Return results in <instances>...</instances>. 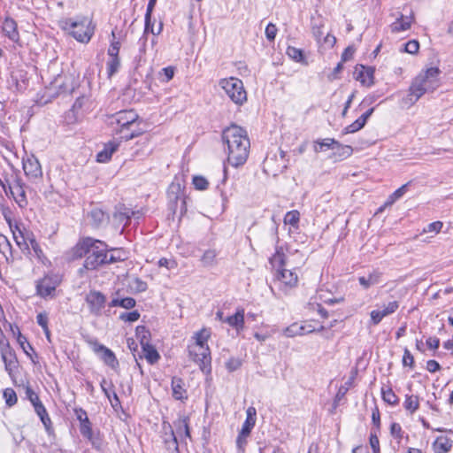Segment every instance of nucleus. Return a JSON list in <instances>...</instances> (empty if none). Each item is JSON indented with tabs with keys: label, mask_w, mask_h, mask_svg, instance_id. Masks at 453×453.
<instances>
[{
	"label": "nucleus",
	"mask_w": 453,
	"mask_h": 453,
	"mask_svg": "<svg viewBox=\"0 0 453 453\" xmlns=\"http://www.w3.org/2000/svg\"><path fill=\"white\" fill-rule=\"evenodd\" d=\"M419 50V42L417 40H411L403 44V51L410 54H416Z\"/></svg>",
	"instance_id": "54"
},
{
	"label": "nucleus",
	"mask_w": 453,
	"mask_h": 453,
	"mask_svg": "<svg viewBox=\"0 0 453 453\" xmlns=\"http://www.w3.org/2000/svg\"><path fill=\"white\" fill-rule=\"evenodd\" d=\"M93 243L94 238L92 237H85L81 239L73 250V257L80 258L82 257H87Z\"/></svg>",
	"instance_id": "19"
},
{
	"label": "nucleus",
	"mask_w": 453,
	"mask_h": 453,
	"mask_svg": "<svg viewBox=\"0 0 453 453\" xmlns=\"http://www.w3.org/2000/svg\"><path fill=\"white\" fill-rule=\"evenodd\" d=\"M148 42V36L146 35H142L138 40V47H139V54L135 57V60L138 63L144 62L145 53H146V46Z\"/></svg>",
	"instance_id": "41"
},
{
	"label": "nucleus",
	"mask_w": 453,
	"mask_h": 453,
	"mask_svg": "<svg viewBox=\"0 0 453 453\" xmlns=\"http://www.w3.org/2000/svg\"><path fill=\"white\" fill-rule=\"evenodd\" d=\"M89 345L92 350L98 355L100 359L109 367L117 370L119 367V361L114 352L106 346L100 343L97 340L90 341Z\"/></svg>",
	"instance_id": "10"
},
{
	"label": "nucleus",
	"mask_w": 453,
	"mask_h": 453,
	"mask_svg": "<svg viewBox=\"0 0 453 453\" xmlns=\"http://www.w3.org/2000/svg\"><path fill=\"white\" fill-rule=\"evenodd\" d=\"M119 49H120V42H119V41H117L115 31L113 30L111 32V44H110V47L107 51L108 56L113 57V58L119 57Z\"/></svg>",
	"instance_id": "44"
},
{
	"label": "nucleus",
	"mask_w": 453,
	"mask_h": 453,
	"mask_svg": "<svg viewBox=\"0 0 453 453\" xmlns=\"http://www.w3.org/2000/svg\"><path fill=\"white\" fill-rule=\"evenodd\" d=\"M120 58L119 57H109L106 63V71L108 78H111L115 73L119 72L120 67Z\"/></svg>",
	"instance_id": "38"
},
{
	"label": "nucleus",
	"mask_w": 453,
	"mask_h": 453,
	"mask_svg": "<svg viewBox=\"0 0 453 453\" xmlns=\"http://www.w3.org/2000/svg\"><path fill=\"white\" fill-rule=\"evenodd\" d=\"M91 22L87 19L81 21H74L72 19H65L60 21L61 28L72 35L80 42L87 43L90 41L94 27H90Z\"/></svg>",
	"instance_id": "4"
},
{
	"label": "nucleus",
	"mask_w": 453,
	"mask_h": 453,
	"mask_svg": "<svg viewBox=\"0 0 453 453\" xmlns=\"http://www.w3.org/2000/svg\"><path fill=\"white\" fill-rule=\"evenodd\" d=\"M39 418H40L42 423L43 424L47 433L50 434L53 431V428H52V423H51L50 418L48 414V411L46 412V414H42Z\"/></svg>",
	"instance_id": "63"
},
{
	"label": "nucleus",
	"mask_w": 453,
	"mask_h": 453,
	"mask_svg": "<svg viewBox=\"0 0 453 453\" xmlns=\"http://www.w3.org/2000/svg\"><path fill=\"white\" fill-rule=\"evenodd\" d=\"M452 440L446 436H439L433 443L435 453H447L452 448Z\"/></svg>",
	"instance_id": "28"
},
{
	"label": "nucleus",
	"mask_w": 453,
	"mask_h": 453,
	"mask_svg": "<svg viewBox=\"0 0 453 453\" xmlns=\"http://www.w3.org/2000/svg\"><path fill=\"white\" fill-rule=\"evenodd\" d=\"M300 219V213L298 211H290L286 213L284 217V223L292 226H297Z\"/></svg>",
	"instance_id": "45"
},
{
	"label": "nucleus",
	"mask_w": 453,
	"mask_h": 453,
	"mask_svg": "<svg viewBox=\"0 0 453 453\" xmlns=\"http://www.w3.org/2000/svg\"><path fill=\"white\" fill-rule=\"evenodd\" d=\"M277 278L279 280L289 287L296 286L298 280L296 272L285 268L277 271Z\"/></svg>",
	"instance_id": "24"
},
{
	"label": "nucleus",
	"mask_w": 453,
	"mask_h": 453,
	"mask_svg": "<svg viewBox=\"0 0 453 453\" xmlns=\"http://www.w3.org/2000/svg\"><path fill=\"white\" fill-rule=\"evenodd\" d=\"M4 398L5 399L6 404L10 407L13 406L18 400L16 392L10 388L4 390Z\"/></svg>",
	"instance_id": "49"
},
{
	"label": "nucleus",
	"mask_w": 453,
	"mask_h": 453,
	"mask_svg": "<svg viewBox=\"0 0 453 453\" xmlns=\"http://www.w3.org/2000/svg\"><path fill=\"white\" fill-rule=\"evenodd\" d=\"M412 20V15L404 16L403 14H401L400 17L397 18L396 20L390 25L391 31L393 33L405 31L411 27Z\"/></svg>",
	"instance_id": "25"
},
{
	"label": "nucleus",
	"mask_w": 453,
	"mask_h": 453,
	"mask_svg": "<svg viewBox=\"0 0 453 453\" xmlns=\"http://www.w3.org/2000/svg\"><path fill=\"white\" fill-rule=\"evenodd\" d=\"M246 414V419L242 424L240 432H242V434H250L251 430L256 424L257 411L253 406H250L247 409Z\"/></svg>",
	"instance_id": "27"
},
{
	"label": "nucleus",
	"mask_w": 453,
	"mask_h": 453,
	"mask_svg": "<svg viewBox=\"0 0 453 453\" xmlns=\"http://www.w3.org/2000/svg\"><path fill=\"white\" fill-rule=\"evenodd\" d=\"M167 196L169 199V210L173 211V214H175L177 210V203L180 200V216H183L187 212V203L186 198L184 197L183 192L181 191L180 185L172 183L167 191Z\"/></svg>",
	"instance_id": "9"
},
{
	"label": "nucleus",
	"mask_w": 453,
	"mask_h": 453,
	"mask_svg": "<svg viewBox=\"0 0 453 453\" xmlns=\"http://www.w3.org/2000/svg\"><path fill=\"white\" fill-rule=\"evenodd\" d=\"M4 180H2L3 185H0L4 189L6 196H8V189H12L17 187L24 185L20 173L18 169H16L13 165L10 166V170L8 172H4L3 174Z\"/></svg>",
	"instance_id": "13"
},
{
	"label": "nucleus",
	"mask_w": 453,
	"mask_h": 453,
	"mask_svg": "<svg viewBox=\"0 0 453 453\" xmlns=\"http://www.w3.org/2000/svg\"><path fill=\"white\" fill-rule=\"evenodd\" d=\"M141 124H142V120L140 119H138V120H135L134 125H132L129 127L132 133H130L129 136H127V135L125 136L126 141L131 140L134 137H138L144 134L143 128H142L140 127Z\"/></svg>",
	"instance_id": "48"
},
{
	"label": "nucleus",
	"mask_w": 453,
	"mask_h": 453,
	"mask_svg": "<svg viewBox=\"0 0 453 453\" xmlns=\"http://www.w3.org/2000/svg\"><path fill=\"white\" fill-rule=\"evenodd\" d=\"M403 407L408 412L413 414L419 408L418 396L413 395H406Z\"/></svg>",
	"instance_id": "35"
},
{
	"label": "nucleus",
	"mask_w": 453,
	"mask_h": 453,
	"mask_svg": "<svg viewBox=\"0 0 453 453\" xmlns=\"http://www.w3.org/2000/svg\"><path fill=\"white\" fill-rule=\"evenodd\" d=\"M106 251H118L117 249H108V245L100 240L94 239V243L90 247L88 255L86 257L83 268L85 270L92 271L105 265Z\"/></svg>",
	"instance_id": "5"
},
{
	"label": "nucleus",
	"mask_w": 453,
	"mask_h": 453,
	"mask_svg": "<svg viewBox=\"0 0 453 453\" xmlns=\"http://www.w3.org/2000/svg\"><path fill=\"white\" fill-rule=\"evenodd\" d=\"M152 13L151 12H146L145 13V25H144V31L142 35H146L148 36L149 33H151L152 35H159L163 29V24L160 23L157 31L156 32L154 30V21L152 20Z\"/></svg>",
	"instance_id": "36"
},
{
	"label": "nucleus",
	"mask_w": 453,
	"mask_h": 453,
	"mask_svg": "<svg viewBox=\"0 0 453 453\" xmlns=\"http://www.w3.org/2000/svg\"><path fill=\"white\" fill-rule=\"evenodd\" d=\"M142 349L145 358L150 365L156 364L160 359V355L152 344L149 343L142 346Z\"/></svg>",
	"instance_id": "32"
},
{
	"label": "nucleus",
	"mask_w": 453,
	"mask_h": 453,
	"mask_svg": "<svg viewBox=\"0 0 453 453\" xmlns=\"http://www.w3.org/2000/svg\"><path fill=\"white\" fill-rule=\"evenodd\" d=\"M224 323L228 324L238 333L242 331L244 328V309H238L234 315L226 317Z\"/></svg>",
	"instance_id": "22"
},
{
	"label": "nucleus",
	"mask_w": 453,
	"mask_h": 453,
	"mask_svg": "<svg viewBox=\"0 0 453 453\" xmlns=\"http://www.w3.org/2000/svg\"><path fill=\"white\" fill-rule=\"evenodd\" d=\"M85 301L88 305L91 314L96 317L102 315V310L104 308L106 303V296L102 292L90 290L87 294Z\"/></svg>",
	"instance_id": "11"
},
{
	"label": "nucleus",
	"mask_w": 453,
	"mask_h": 453,
	"mask_svg": "<svg viewBox=\"0 0 453 453\" xmlns=\"http://www.w3.org/2000/svg\"><path fill=\"white\" fill-rule=\"evenodd\" d=\"M88 217L91 219V224L95 227H99L107 219L106 214L104 211H103L101 209H93L89 214Z\"/></svg>",
	"instance_id": "34"
},
{
	"label": "nucleus",
	"mask_w": 453,
	"mask_h": 453,
	"mask_svg": "<svg viewBox=\"0 0 453 453\" xmlns=\"http://www.w3.org/2000/svg\"><path fill=\"white\" fill-rule=\"evenodd\" d=\"M23 170L28 180L36 181L42 179V170L41 164L35 155L27 156L22 160Z\"/></svg>",
	"instance_id": "12"
},
{
	"label": "nucleus",
	"mask_w": 453,
	"mask_h": 453,
	"mask_svg": "<svg viewBox=\"0 0 453 453\" xmlns=\"http://www.w3.org/2000/svg\"><path fill=\"white\" fill-rule=\"evenodd\" d=\"M60 281L61 279L57 274L44 276L36 281V294L42 298L52 296Z\"/></svg>",
	"instance_id": "8"
},
{
	"label": "nucleus",
	"mask_w": 453,
	"mask_h": 453,
	"mask_svg": "<svg viewBox=\"0 0 453 453\" xmlns=\"http://www.w3.org/2000/svg\"><path fill=\"white\" fill-rule=\"evenodd\" d=\"M270 264L278 270L284 268L285 254L282 247H276L275 253L269 259Z\"/></svg>",
	"instance_id": "31"
},
{
	"label": "nucleus",
	"mask_w": 453,
	"mask_h": 453,
	"mask_svg": "<svg viewBox=\"0 0 453 453\" xmlns=\"http://www.w3.org/2000/svg\"><path fill=\"white\" fill-rule=\"evenodd\" d=\"M119 143L115 142H110L104 144V150L97 153L96 161L100 163H105L109 161L112 154L118 150Z\"/></svg>",
	"instance_id": "26"
},
{
	"label": "nucleus",
	"mask_w": 453,
	"mask_h": 453,
	"mask_svg": "<svg viewBox=\"0 0 453 453\" xmlns=\"http://www.w3.org/2000/svg\"><path fill=\"white\" fill-rule=\"evenodd\" d=\"M4 219L9 225L11 231L12 232L13 238L19 247V249L25 252L27 251L30 253V247L34 252L35 257L42 264H45V255L43 250H42L40 244L35 239V236L33 232L27 230L26 228H21L18 224H14L12 221V219L4 214Z\"/></svg>",
	"instance_id": "3"
},
{
	"label": "nucleus",
	"mask_w": 453,
	"mask_h": 453,
	"mask_svg": "<svg viewBox=\"0 0 453 453\" xmlns=\"http://www.w3.org/2000/svg\"><path fill=\"white\" fill-rule=\"evenodd\" d=\"M182 432L184 433L186 437H190L188 417H183L182 418H180L178 421L177 433L181 434Z\"/></svg>",
	"instance_id": "50"
},
{
	"label": "nucleus",
	"mask_w": 453,
	"mask_h": 453,
	"mask_svg": "<svg viewBox=\"0 0 453 453\" xmlns=\"http://www.w3.org/2000/svg\"><path fill=\"white\" fill-rule=\"evenodd\" d=\"M210 337V331L206 328L201 329L196 334V344L193 347L199 348L202 346H208L207 341Z\"/></svg>",
	"instance_id": "40"
},
{
	"label": "nucleus",
	"mask_w": 453,
	"mask_h": 453,
	"mask_svg": "<svg viewBox=\"0 0 453 453\" xmlns=\"http://www.w3.org/2000/svg\"><path fill=\"white\" fill-rule=\"evenodd\" d=\"M182 432L184 433L186 437H190L188 417H183L182 418H180L178 421L177 433L181 434Z\"/></svg>",
	"instance_id": "51"
},
{
	"label": "nucleus",
	"mask_w": 453,
	"mask_h": 453,
	"mask_svg": "<svg viewBox=\"0 0 453 453\" xmlns=\"http://www.w3.org/2000/svg\"><path fill=\"white\" fill-rule=\"evenodd\" d=\"M135 335L140 342L141 347L150 343V332L145 326H138L135 329Z\"/></svg>",
	"instance_id": "37"
},
{
	"label": "nucleus",
	"mask_w": 453,
	"mask_h": 453,
	"mask_svg": "<svg viewBox=\"0 0 453 453\" xmlns=\"http://www.w3.org/2000/svg\"><path fill=\"white\" fill-rule=\"evenodd\" d=\"M390 434L393 437L401 440L403 438V432L400 424L395 422L392 423L390 426Z\"/></svg>",
	"instance_id": "61"
},
{
	"label": "nucleus",
	"mask_w": 453,
	"mask_h": 453,
	"mask_svg": "<svg viewBox=\"0 0 453 453\" xmlns=\"http://www.w3.org/2000/svg\"><path fill=\"white\" fill-rule=\"evenodd\" d=\"M222 141L227 146V165L235 168L243 165L249 157L250 149L247 131L233 124L223 130Z\"/></svg>",
	"instance_id": "1"
},
{
	"label": "nucleus",
	"mask_w": 453,
	"mask_h": 453,
	"mask_svg": "<svg viewBox=\"0 0 453 453\" xmlns=\"http://www.w3.org/2000/svg\"><path fill=\"white\" fill-rule=\"evenodd\" d=\"M169 434L165 433V437L164 438L165 447L167 450L174 452L179 449L178 440L175 436L174 431L172 426L169 425Z\"/></svg>",
	"instance_id": "30"
},
{
	"label": "nucleus",
	"mask_w": 453,
	"mask_h": 453,
	"mask_svg": "<svg viewBox=\"0 0 453 453\" xmlns=\"http://www.w3.org/2000/svg\"><path fill=\"white\" fill-rule=\"evenodd\" d=\"M73 411H74L76 418L80 422L81 434L94 444V441H93L94 434H93V430H92V424L88 417L86 411L83 410L82 408H75Z\"/></svg>",
	"instance_id": "14"
},
{
	"label": "nucleus",
	"mask_w": 453,
	"mask_h": 453,
	"mask_svg": "<svg viewBox=\"0 0 453 453\" xmlns=\"http://www.w3.org/2000/svg\"><path fill=\"white\" fill-rule=\"evenodd\" d=\"M217 251L215 250H207L201 257V261L205 266H211L216 264Z\"/></svg>",
	"instance_id": "43"
},
{
	"label": "nucleus",
	"mask_w": 453,
	"mask_h": 453,
	"mask_svg": "<svg viewBox=\"0 0 453 453\" xmlns=\"http://www.w3.org/2000/svg\"><path fill=\"white\" fill-rule=\"evenodd\" d=\"M374 67L357 65L354 71V77L363 86L371 87L374 84Z\"/></svg>",
	"instance_id": "15"
},
{
	"label": "nucleus",
	"mask_w": 453,
	"mask_h": 453,
	"mask_svg": "<svg viewBox=\"0 0 453 453\" xmlns=\"http://www.w3.org/2000/svg\"><path fill=\"white\" fill-rule=\"evenodd\" d=\"M334 152L330 156L331 158L334 160H342L349 157L352 152L353 149L349 145H343L338 142V144L335 145V150H333Z\"/></svg>",
	"instance_id": "29"
},
{
	"label": "nucleus",
	"mask_w": 453,
	"mask_h": 453,
	"mask_svg": "<svg viewBox=\"0 0 453 453\" xmlns=\"http://www.w3.org/2000/svg\"><path fill=\"white\" fill-rule=\"evenodd\" d=\"M441 70L438 67H430L421 72L411 82L406 97L405 104H414L426 92H433L440 86L439 75Z\"/></svg>",
	"instance_id": "2"
},
{
	"label": "nucleus",
	"mask_w": 453,
	"mask_h": 453,
	"mask_svg": "<svg viewBox=\"0 0 453 453\" xmlns=\"http://www.w3.org/2000/svg\"><path fill=\"white\" fill-rule=\"evenodd\" d=\"M219 86L235 104L242 105L247 101V92L242 80L235 77L221 79Z\"/></svg>",
	"instance_id": "6"
},
{
	"label": "nucleus",
	"mask_w": 453,
	"mask_h": 453,
	"mask_svg": "<svg viewBox=\"0 0 453 453\" xmlns=\"http://www.w3.org/2000/svg\"><path fill=\"white\" fill-rule=\"evenodd\" d=\"M114 219L127 226L130 221L131 215L128 211H119L114 214Z\"/></svg>",
	"instance_id": "60"
},
{
	"label": "nucleus",
	"mask_w": 453,
	"mask_h": 453,
	"mask_svg": "<svg viewBox=\"0 0 453 453\" xmlns=\"http://www.w3.org/2000/svg\"><path fill=\"white\" fill-rule=\"evenodd\" d=\"M173 397L176 400H186L188 398L187 390L184 388V380L180 377H173L172 379Z\"/></svg>",
	"instance_id": "21"
},
{
	"label": "nucleus",
	"mask_w": 453,
	"mask_h": 453,
	"mask_svg": "<svg viewBox=\"0 0 453 453\" xmlns=\"http://www.w3.org/2000/svg\"><path fill=\"white\" fill-rule=\"evenodd\" d=\"M0 352L5 370L11 375L13 370L17 368L18 364L15 352L10 348L9 345L6 347H2Z\"/></svg>",
	"instance_id": "16"
},
{
	"label": "nucleus",
	"mask_w": 453,
	"mask_h": 453,
	"mask_svg": "<svg viewBox=\"0 0 453 453\" xmlns=\"http://www.w3.org/2000/svg\"><path fill=\"white\" fill-rule=\"evenodd\" d=\"M136 301L133 297L119 298V307L129 310L135 306Z\"/></svg>",
	"instance_id": "58"
},
{
	"label": "nucleus",
	"mask_w": 453,
	"mask_h": 453,
	"mask_svg": "<svg viewBox=\"0 0 453 453\" xmlns=\"http://www.w3.org/2000/svg\"><path fill=\"white\" fill-rule=\"evenodd\" d=\"M27 185L17 187L12 189H8V196L10 195L18 204L20 209H24L27 206L28 201L26 193Z\"/></svg>",
	"instance_id": "20"
},
{
	"label": "nucleus",
	"mask_w": 453,
	"mask_h": 453,
	"mask_svg": "<svg viewBox=\"0 0 453 453\" xmlns=\"http://www.w3.org/2000/svg\"><path fill=\"white\" fill-rule=\"evenodd\" d=\"M2 31L12 42L18 43L19 42V33L18 31V25L16 21L11 18L6 17L2 25Z\"/></svg>",
	"instance_id": "17"
},
{
	"label": "nucleus",
	"mask_w": 453,
	"mask_h": 453,
	"mask_svg": "<svg viewBox=\"0 0 453 453\" xmlns=\"http://www.w3.org/2000/svg\"><path fill=\"white\" fill-rule=\"evenodd\" d=\"M399 308V302L398 301H392L388 303L387 306L383 310H380L384 317H387L388 315H391L395 313L397 309Z\"/></svg>",
	"instance_id": "57"
},
{
	"label": "nucleus",
	"mask_w": 453,
	"mask_h": 453,
	"mask_svg": "<svg viewBox=\"0 0 453 453\" xmlns=\"http://www.w3.org/2000/svg\"><path fill=\"white\" fill-rule=\"evenodd\" d=\"M287 55L296 62H302L304 59L303 52L302 50L293 46H288L286 50Z\"/></svg>",
	"instance_id": "47"
},
{
	"label": "nucleus",
	"mask_w": 453,
	"mask_h": 453,
	"mask_svg": "<svg viewBox=\"0 0 453 453\" xmlns=\"http://www.w3.org/2000/svg\"><path fill=\"white\" fill-rule=\"evenodd\" d=\"M278 32V28L276 25L273 23H269L265 27V37L269 42H273L275 40L276 35Z\"/></svg>",
	"instance_id": "56"
},
{
	"label": "nucleus",
	"mask_w": 453,
	"mask_h": 453,
	"mask_svg": "<svg viewBox=\"0 0 453 453\" xmlns=\"http://www.w3.org/2000/svg\"><path fill=\"white\" fill-rule=\"evenodd\" d=\"M140 319V312L138 311H133L130 312H123L119 315V319L125 322H134Z\"/></svg>",
	"instance_id": "53"
},
{
	"label": "nucleus",
	"mask_w": 453,
	"mask_h": 453,
	"mask_svg": "<svg viewBox=\"0 0 453 453\" xmlns=\"http://www.w3.org/2000/svg\"><path fill=\"white\" fill-rule=\"evenodd\" d=\"M242 365V361L239 357H230L226 363V367L228 372H232L238 370Z\"/></svg>",
	"instance_id": "52"
},
{
	"label": "nucleus",
	"mask_w": 453,
	"mask_h": 453,
	"mask_svg": "<svg viewBox=\"0 0 453 453\" xmlns=\"http://www.w3.org/2000/svg\"><path fill=\"white\" fill-rule=\"evenodd\" d=\"M17 330H18L17 341H18L19 344L20 345V347L25 351V353H27L28 355V351L27 349L28 348L29 349L33 350V348H32L31 344L27 341V338L20 333V331L19 330L18 327H17Z\"/></svg>",
	"instance_id": "59"
},
{
	"label": "nucleus",
	"mask_w": 453,
	"mask_h": 453,
	"mask_svg": "<svg viewBox=\"0 0 453 453\" xmlns=\"http://www.w3.org/2000/svg\"><path fill=\"white\" fill-rule=\"evenodd\" d=\"M336 144H338V141L334 138L317 140L315 141L314 150L319 152L325 150H335Z\"/></svg>",
	"instance_id": "33"
},
{
	"label": "nucleus",
	"mask_w": 453,
	"mask_h": 453,
	"mask_svg": "<svg viewBox=\"0 0 453 453\" xmlns=\"http://www.w3.org/2000/svg\"><path fill=\"white\" fill-rule=\"evenodd\" d=\"M129 287L133 293H142L147 290L148 284L142 279L135 277L130 282Z\"/></svg>",
	"instance_id": "42"
},
{
	"label": "nucleus",
	"mask_w": 453,
	"mask_h": 453,
	"mask_svg": "<svg viewBox=\"0 0 453 453\" xmlns=\"http://www.w3.org/2000/svg\"><path fill=\"white\" fill-rule=\"evenodd\" d=\"M190 358L199 365L200 369L205 372L210 373L211 370V351L208 346H202L199 348L189 347Z\"/></svg>",
	"instance_id": "7"
},
{
	"label": "nucleus",
	"mask_w": 453,
	"mask_h": 453,
	"mask_svg": "<svg viewBox=\"0 0 453 453\" xmlns=\"http://www.w3.org/2000/svg\"><path fill=\"white\" fill-rule=\"evenodd\" d=\"M382 273L378 270H373L367 276H360L358 282L364 289H368L372 286L377 285L381 281Z\"/></svg>",
	"instance_id": "23"
},
{
	"label": "nucleus",
	"mask_w": 453,
	"mask_h": 453,
	"mask_svg": "<svg viewBox=\"0 0 453 453\" xmlns=\"http://www.w3.org/2000/svg\"><path fill=\"white\" fill-rule=\"evenodd\" d=\"M373 453H380V441L376 432L371 433L369 440Z\"/></svg>",
	"instance_id": "62"
},
{
	"label": "nucleus",
	"mask_w": 453,
	"mask_h": 453,
	"mask_svg": "<svg viewBox=\"0 0 453 453\" xmlns=\"http://www.w3.org/2000/svg\"><path fill=\"white\" fill-rule=\"evenodd\" d=\"M283 334L287 337L303 335L302 326L298 323H293L284 329Z\"/></svg>",
	"instance_id": "46"
},
{
	"label": "nucleus",
	"mask_w": 453,
	"mask_h": 453,
	"mask_svg": "<svg viewBox=\"0 0 453 453\" xmlns=\"http://www.w3.org/2000/svg\"><path fill=\"white\" fill-rule=\"evenodd\" d=\"M381 395L382 399L389 405L395 406L399 403V398L395 394V392L392 390L391 388H388L387 389L381 388Z\"/></svg>",
	"instance_id": "39"
},
{
	"label": "nucleus",
	"mask_w": 453,
	"mask_h": 453,
	"mask_svg": "<svg viewBox=\"0 0 453 453\" xmlns=\"http://www.w3.org/2000/svg\"><path fill=\"white\" fill-rule=\"evenodd\" d=\"M371 322L372 325H378L385 318L380 310H373L370 313Z\"/></svg>",
	"instance_id": "64"
},
{
	"label": "nucleus",
	"mask_w": 453,
	"mask_h": 453,
	"mask_svg": "<svg viewBox=\"0 0 453 453\" xmlns=\"http://www.w3.org/2000/svg\"><path fill=\"white\" fill-rule=\"evenodd\" d=\"M114 118L118 127H120L134 125L135 120H138L139 116L134 111L130 110L119 111L115 114Z\"/></svg>",
	"instance_id": "18"
},
{
	"label": "nucleus",
	"mask_w": 453,
	"mask_h": 453,
	"mask_svg": "<svg viewBox=\"0 0 453 453\" xmlns=\"http://www.w3.org/2000/svg\"><path fill=\"white\" fill-rule=\"evenodd\" d=\"M193 184L197 190H205L209 186L208 180L203 176H195Z\"/></svg>",
	"instance_id": "55"
}]
</instances>
